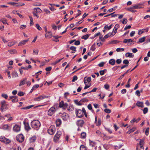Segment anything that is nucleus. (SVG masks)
I'll return each mask as SVG.
<instances>
[{
    "mask_svg": "<svg viewBox=\"0 0 150 150\" xmlns=\"http://www.w3.org/2000/svg\"><path fill=\"white\" fill-rule=\"evenodd\" d=\"M31 126L35 130L38 131L41 126V123L40 122L37 120H35L32 121L31 122Z\"/></svg>",
    "mask_w": 150,
    "mask_h": 150,
    "instance_id": "1",
    "label": "nucleus"
},
{
    "mask_svg": "<svg viewBox=\"0 0 150 150\" xmlns=\"http://www.w3.org/2000/svg\"><path fill=\"white\" fill-rule=\"evenodd\" d=\"M56 128L54 126L51 125L47 130L48 133L50 135H53L56 132Z\"/></svg>",
    "mask_w": 150,
    "mask_h": 150,
    "instance_id": "2",
    "label": "nucleus"
},
{
    "mask_svg": "<svg viewBox=\"0 0 150 150\" xmlns=\"http://www.w3.org/2000/svg\"><path fill=\"white\" fill-rule=\"evenodd\" d=\"M76 116L78 118H81L83 116V110L76 109L75 110Z\"/></svg>",
    "mask_w": 150,
    "mask_h": 150,
    "instance_id": "3",
    "label": "nucleus"
},
{
    "mask_svg": "<svg viewBox=\"0 0 150 150\" xmlns=\"http://www.w3.org/2000/svg\"><path fill=\"white\" fill-rule=\"evenodd\" d=\"M61 134L62 132L61 131H59L57 132V133L54 135L53 139L54 142H56L58 141Z\"/></svg>",
    "mask_w": 150,
    "mask_h": 150,
    "instance_id": "4",
    "label": "nucleus"
},
{
    "mask_svg": "<svg viewBox=\"0 0 150 150\" xmlns=\"http://www.w3.org/2000/svg\"><path fill=\"white\" fill-rule=\"evenodd\" d=\"M59 107L62 108L63 109L65 110L67 108L68 104L67 103H64L63 101L62 100L59 104Z\"/></svg>",
    "mask_w": 150,
    "mask_h": 150,
    "instance_id": "5",
    "label": "nucleus"
},
{
    "mask_svg": "<svg viewBox=\"0 0 150 150\" xmlns=\"http://www.w3.org/2000/svg\"><path fill=\"white\" fill-rule=\"evenodd\" d=\"M56 109L53 106L51 107L48 111L47 115L51 116L52 115L56 112Z\"/></svg>",
    "mask_w": 150,
    "mask_h": 150,
    "instance_id": "6",
    "label": "nucleus"
},
{
    "mask_svg": "<svg viewBox=\"0 0 150 150\" xmlns=\"http://www.w3.org/2000/svg\"><path fill=\"white\" fill-rule=\"evenodd\" d=\"M0 141L6 144L9 143L11 142L9 139L6 138L4 137L3 136L0 137Z\"/></svg>",
    "mask_w": 150,
    "mask_h": 150,
    "instance_id": "7",
    "label": "nucleus"
},
{
    "mask_svg": "<svg viewBox=\"0 0 150 150\" xmlns=\"http://www.w3.org/2000/svg\"><path fill=\"white\" fill-rule=\"evenodd\" d=\"M145 2H143L141 3H139L137 4L134 6V9H139L141 8L144 7V4Z\"/></svg>",
    "mask_w": 150,
    "mask_h": 150,
    "instance_id": "8",
    "label": "nucleus"
},
{
    "mask_svg": "<svg viewBox=\"0 0 150 150\" xmlns=\"http://www.w3.org/2000/svg\"><path fill=\"white\" fill-rule=\"evenodd\" d=\"M48 96H40L38 97L35 98L34 100L35 101H39L45 98H47Z\"/></svg>",
    "mask_w": 150,
    "mask_h": 150,
    "instance_id": "9",
    "label": "nucleus"
},
{
    "mask_svg": "<svg viewBox=\"0 0 150 150\" xmlns=\"http://www.w3.org/2000/svg\"><path fill=\"white\" fill-rule=\"evenodd\" d=\"M16 139L19 142H22L24 140V137L22 134H20L16 136Z\"/></svg>",
    "mask_w": 150,
    "mask_h": 150,
    "instance_id": "10",
    "label": "nucleus"
},
{
    "mask_svg": "<svg viewBox=\"0 0 150 150\" xmlns=\"http://www.w3.org/2000/svg\"><path fill=\"white\" fill-rule=\"evenodd\" d=\"M23 124L24 125L25 129L27 131H29L31 129V128L29 126V123L28 122L24 121Z\"/></svg>",
    "mask_w": 150,
    "mask_h": 150,
    "instance_id": "11",
    "label": "nucleus"
},
{
    "mask_svg": "<svg viewBox=\"0 0 150 150\" xmlns=\"http://www.w3.org/2000/svg\"><path fill=\"white\" fill-rule=\"evenodd\" d=\"M84 123V121L82 120H78L76 122V124L78 126L81 127L83 126Z\"/></svg>",
    "mask_w": 150,
    "mask_h": 150,
    "instance_id": "12",
    "label": "nucleus"
},
{
    "mask_svg": "<svg viewBox=\"0 0 150 150\" xmlns=\"http://www.w3.org/2000/svg\"><path fill=\"white\" fill-rule=\"evenodd\" d=\"M63 120H67L69 118V116L68 114L65 112L63 113L62 116Z\"/></svg>",
    "mask_w": 150,
    "mask_h": 150,
    "instance_id": "13",
    "label": "nucleus"
},
{
    "mask_svg": "<svg viewBox=\"0 0 150 150\" xmlns=\"http://www.w3.org/2000/svg\"><path fill=\"white\" fill-rule=\"evenodd\" d=\"M10 98L12 100V101L13 103L16 102L18 101V97L16 96H10Z\"/></svg>",
    "mask_w": 150,
    "mask_h": 150,
    "instance_id": "14",
    "label": "nucleus"
},
{
    "mask_svg": "<svg viewBox=\"0 0 150 150\" xmlns=\"http://www.w3.org/2000/svg\"><path fill=\"white\" fill-rule=\"evenodd\" d=\"M119 27V25L118 24H116L113 29V31L112 33V34L114 33L113 35H114L117 33V29Z\"/></svg>",
    "mask_w": 150,
    "mask_h": 150,
    "instance_id": "15",
    "label": "nucleus"
},
{
    "mask_svg": "<svg viewBox=\"0 0 150 150\" xmlns=\"http://www.w3.org/2000/svg\"><path fill=\"white\" fill-rule=\"evenodd\" d=\"M13 130L16 132H18L20 130V127L17 125H16L13 127Z\"/></svg>",
    "mask_w": 150,
    "mask_h": 150,
    "instance_id": "16",
    "label": "nucleus"
},
{
    "mask_svg": "<svg viewBox=\"0 0 150 150\" xmlns=\"http://www.w3.org/2000/svg\"><path fill=\"white\" fill-rule=\"evenodd\" d=\"M91 77H88L87 76L85 77L84 79V82L85 84H86L87 82H89L91 81Z\"/></svg>",
    "mask_w": 150,
    "mask_h": 150,
    "instance_id": "17",
    "label": "nucleus"
},
{
    "mask_svg": "<svg viewBox=\"0 0 150 150\" xmlns=\"http://www.w3.org/2000/svg\"><path fill=\"white\" fill-rule=\"evenodd\" d=\"M74 103L77 105L81 106L83 104V103L82 101V100H81L79 101H78L77 100H74Z\"/></svg>",
    "mask_w": 150,
    "mask_h": 150,
    "instance_id": "18",
    "label": "nucleus"
},
{
    "mask_svg": "<svg viewBox=\"0 0 150 150\" xmlns=\"http://www.w3.org/2000/svg\"><path fill=\"white\" fill-rule=\"evenodd\" d=\"M42 11L41 9L38 7L35 8L33 9V12L36 13H40Z\"/></svg>",
    "mask_w": 150,
    "mask_h": 150,
    "instance_id": "19",
    "label": "nucleus"
},
{
    "mask_svg": "<svg viewBox=\"0 0 150 150\" xmlns=\"http://www.w3.org/2000/svg\"><path fill=\"white\" fill-rule=\"evenodd\" d=\"M45 37L46 38H50L52 37V33L50 32H47L45 34Z\"/></svg>",
    "mask_w": 150,
    "mask_h": 150,
    "instance_id": "20",
    "label": "nucleus"
},
{
    "mask_svg": "<svg viewBox=\"0 0 150 150\" xmlns=\"http://www.w3.org/2000/svg\"><path fill=\"white\" fill-rule=\"evenodd\" d=\"M136 105L139 107L143 108L144 107L143 103L139 101H137L136 104Z\"/></svg>",
    "mask_w": 150,
    "mask_h": 150,
    "instance_id": "21",
    "label": "nucleus"
},
{
    "mask_svg": "<svg viewBox=\"0 0 150 150\" xmlns=\"http://www.w3.org/2000/svg\"><path fill=\"white\" fill-rule=\"evenodd\" d=\"M1 109H6V102L4 101H1Z\"/></svg>",
    "mask_w": 150,
    "mask_h": 150,
    "instance_id": "22",
    "label": "nucleus"
},
{
    "mask_svg": "<svg viewBox=\"0 0 150 150\" xmlns=\"http://www.w3.org/2000/svg\"><path fill=\"white\" fill-rule=\"evenodd\" d=\"M68 110L69 111H71L74 110V108L73 105L72 104H70L69 106H68L67 108Z\"/></svg>",
    "mask_w": 150,
    "mask_h": 150,
    "instance_id": "23",
    "label": "nucleus"
},
{
    "mask_svg": "<svg viewBox=\"0 0 150 150\" xmlns=\"http://www.w3.org/2000/svg\"><path fill=\"white\" fill-rule=\"evenodd\" d=\"M56 125L57 127L59 126L62 124V121L60 119H57L56 121Z\"/></svg>",
    "mask_w": 150,
    "mask_h": 150,
    "instance_id": "24",
    "label": "nucleus"
},
{
    "mask_svg": "<svg viewBox=\"0 0 150 150\" xmlns=\"http://www.w3.org/2000/svg\"><path fill=\"white\" fill-rule=\"evenodd\" d=\"M36 139V137L34 135L30 138L29 140L30 143H33L34 142Z\"/></svg>",
    "mask_w": 150,
    "mask_h": 150,
    "instance_id": "25",
    "label": "nucleus"
},
{
    "mask_svg": "<svg viewBox=\"0 0 150 150\" xmlns=\"http://www.w3.org/2000/svg\"><path fill=\"white\" fill-rule=\"evenodd\" d=\"M125 56L126 57H129L130 58H133L134 57V55L132 53L127 52L125 54Z\"/></svg>",
    "mask_w": 150,
    "mask_h": 150,
    "instance_id": "26",
    "label": "nucleus"
},
{
    "mask_svg": "<svg viewBox=\"0 0 150 150\" xmlns=\"http://www.w3.org/2000/svg\"><path fill=\"white\" fill-rule=\"evenodd\" d=\"M133 40L131 39H124L123 42L125 43H128L130 42H133Z\"/></svg>",
    "mask_w": 150,
    "mask_h": 150,
    "instance_id": "27",
    "label": "nucleus"
},
{
    "mask_svg": "<svg viewBox=\"0 0 150 150\" xmlns=\"http://www.w3.org/2000/svg\"><path fill=\"white\" fill-rule=\"evenodd\" d=\"M146 39L145 37H143L140 38L139 39V41L137 42V43L139 44V43H142L145 41Z\"/></svg>",
    "mask_w": 150,
    "mask_h": 150,
    "instance_id": "28",
    "label": "nucleus"
},
{
    "mask_svg": "<svg viewBox=\"0 0 150 150\" xmlns=\"http://www.w3.org/2000/svg\"><path fill=\"white\" fill-rule=\"evenodd\" d=\"M8 51L11 54H13L17 53V51L15 49L8 50Z\"/></svg>",
    "mask_w": 150,
    "mask_h": 150,
    "instance_id": "29",
    "label": "nucleus"
},
{
    "mask_svg": "<svg viewBox=\"0 0 150 150\" xmlns=\"http://www.w3.org/2000/svg\"><path fill=\"white\" fill-rule=\"evenodd\" d=\"M28 40H23L20 42L18 44V45L19 46H21L22 45H24L25 43L28 42Z\"/></svg>",
    "mask_w": 150,
    "mask_h": 150,
    "instance_id": "30",
    "label": "nucleus"
},
{
    "mask_svg": "<svg viewBox=\"0 0 150 150\" xmlns=\"http://www.w3.org/2000/svg\"><path fill=\"white\" fill-rule=\"evenodd\" d=\"M27 80V78H25L23 79V80L21 81L19 84V86H21L24 85V84L25 83V82Z\"/></svg>",
    "mask_w": 150,
    "mask_h": 150,
    "instance_id": "31",
    "label": "nucleus"
},
{
    "mask_svg": "<svg viewBox=\"0 0 150 150\" xmlns=\"http://www.w3.org/2000/svg\"><path fill=\"white\" fill-rule=\"evenodd\" d=\"M12 76L13 78L16 77L18 76V74L17 73V72L16 71H13L12 74Z\"/></svg>",
    "mask_w": 150,
    "mask_h": 150,
    "instance_id": "32",
    "label": "nucleus"
},
{
    "mask_svg": "<svg viewBox=\"0 0 150 150\" xmlns=\"http://www.w3.org/2000/svg\"><path fill=\"white\" fill-rule=\"evenodd\" d=\"M115 61L114 59H112L110 60L109 62V63L112 65H113L115 64Z\"/></svg>",
    "mask_w": 150,
    "mask_h": 150,
    "instance_id": "33",
    "label": "nucleus"
},
{
    "mask_svg": "<svg viewBox=\"0 0 150 150\" xmlns=\"http://www.w3.org/2000/svg\"><path fill=\"white\" fill-rule=\"evenodd\" d=\"M130 70V69H129L128 70H127L126 71L124 74H123V75H121V76H120L119 78L118 79L119 80H121L123 78V77L127 73H128V72Z\"/></svg>",
    "mask_w": 150,
    "mask_h": 150,
    "instance_id": "34",
    "label": "nucleus"
},
{
    "mask_svg": "<svg viewBox=\"0 0 150 150\" xmlns=\"http://www.w3.org/2000/svg\"><path fill=\"white\" fill-rule=\"evenodd\" d=\"M9 126L8 125H4L2 126V128L4 130H7L9 129Z\"/></svg>",
    "mask_w": 150,
    "mask_h": 150,
    "instance_id": "35",
    "label": "nucleus"
},
{
    "mask_svg": "<svg viewBox=\"0 0 150 150\" xmlns=\"http://www.w3.org/2000/svg\"><path fill=\"white\" fill-rule=\"evenodd\" d=\"M16 43V42H11L8 43V46L9 47H11L14 45Z\"/></svg>",
    "mask_w": 150,
    "mask_h": 150,
    "instance_id": "36",
    "label": "nucleus"
},
{
    "mask_svg": "<svg viewBox=\"0 0 150 150\" xmlns=\"http://www.w3.org/2000/svg\"><path fill=\"white\" fill-rule=\"evenodd\" d=\"M76 47L74 46H72L70 47V49L73 51L72 53H74L76 51Z\"/></svg>",
    "mask_w": 150,
    "mask_h": 150,
    "instance_id": "37",
    "label": "nucleus"
},
{
    "mask_svg": "<svg viewBox=\"0 0 150 150\" xmlns=\"http://www.w3.org/2000/svg\"><path fill=\"white\" fill-rule=\"evenodd\" d=\"M134 6L133 7H130L129 8H127V10L129 11H131L132 12H134Z\"/></svg>",
    "mask_w": 150,
    "mask_h": 150,
    "instance_id": "38",
    "label": "nucleus"
},
{
    "mask_svg": "<svg viewBox=\"0 0 150 150\" xmlns=\"http://www.w3.org/2000/svg\"><path fill=\"white\" fill-rule=\"evenodd\" d=\"M81 138L82 139L85 138L86 137V134L85 132H83L81 133Z\"/></svg>",
    "mask_w": 150,
    "mask_h": 150,
    "instance_id": "39",
    "label": "nucleus"
},
{
    "mask_svg": "<svg viewBox=\"0 0 150 150\" xmlns=\"http://www.w3.org/2000/svg\"><path fill=\"white\" fill-rule=\"evenodd\" d=\"M112 35V33H109L108 34H107L106 35H105L104 38L105 39H107L108 37H109L110 36H111Z\"/></svg>",
    "mask_w": 150,
    "mask_h": 150,
    "instance_id": "40",
    "label": "nucleus"
},
{
    "mask_svg": "<svg viewBox=\"0 0 150 150\" xmlns=\"http://www.w3.org/2000/svg\"><path fill=\"white\" fill-rule=\"evenodd\" d=\"M39 87V85L38 84H36L33 86L31 89L32 91H33L34 90H35L37 88H38Z\"/></svg>",
    "mask_w": 150,
    "mask_h": 150,
    "instance_id": "41",
    "label": "nucleus"
},
{
    "mask_svg": "<svg viewBox=\"0 0 150 150\" xmlns=\"http://www.w3.org/2000/svg\"><path fill=\"white\" fill-rule=\"evenodd\" d=\"M96 43H94L92 45L91 48V50L93 51H94L96 49L95 47Z\"/></svg>",
    "mask_w": 150,
    "mask_h": 150,
    "instance_id": "42",
    "label": "nucleus"
},
{
    "mask_svg": "<svg viewBox=\"0 0 150 150\" xmlns=\"http://www.w3.org/2000/svg\"><path fill=\"white\" fill-rule=\"evenodd\" d=\"M112 26V24H111L109 26H108L107 25H106L105 26V27H104V28H105V29L107 28L108 30H109L111 28Z\"/></svg>",
    "mask_w": 150,
    "mask_h": 150,
    "instance_id": "43",
    "label": "nucleus"
},
{
    "mask_svg": "<svg viewBox=\"0 0 150 150\" xmlns=\"http://www.w3.org/2000/svg\"><path fill=\"white\" fill-rule=\"evenodd\" d=\"M0 21L3 23L4 24H7V23L6 20L5 18H2L0 20Z\"/></svg>",
    "mask_w": 150,
    "mask_h": 150,
    "instance_id": "44",
    "label": "nucleus"
},
{
    "mask_svg": "<svg viewBox=\"0 0 150 150\" xmlns=\"http://www.w3.org/2000/svg\"><path fill=\"white\" fill-rule=\"evenodd\" d=\"M125 49L122 48H118L116 49V51L117 52H122L124 51Z\"/></svg>",
    "mask_w": 150,
    "mask_h": 150,
    "instance_id": "45",
    "label": "nucleus"
},
{
    "mask_svg": "<svg viewBox=\"0 0 150 150\" xmlns=\"http://www.w3.org/2000/svg\"><path fill=\"white\" fill-rule=\"evenodd\" d=\"M123 64H125V65H127L128 66L129 63V62L127 59H125L123 61Z\"/></svg>",
    "mask_w": 150,
    "mask_h": 150,
    "instance_id": "46",
    "label": "nucleus"
},
{
    "mask_svg": "<svg viewBox=\"0 0 150 150\" xmlns=\"http://www.w3.org/2000/svg\"><path fill=\"white\" fill-rule=\"evenodd\" d=\"M35 27L39 30L40 31L42 30L40 26V25L38 24H36Z\"/></svg>",
    "mask_w": 150,
    "mask_h": 150,
    "instance_id": "47",
    "label": "nucleus"
},
{
    "mask_svg": "<svg viewBox=\"0 0 150 150\" xmlns=\"http://www.w3.org/2000/svg\"><path fill=\"white\" fill-rule=\"evenodd\" d=\"M96 133L98 136L102 137V136L101 132L99 130H97L96 132Z\"/></svg>",
    "mask_w": 150,
    "mask_h": 150,
    "instance_id": "48",
    "label": "nucleus"
},
{
    "mask_svg": "<svg viewBox=\"0 0 150 150\" xmlns=\"http://www.w3.org/2000/svg\"><path fill=\"white\" fill-rule=\"evenodd\" d=\"M101 119L100 118L98 119V122L96 124V125L98 126H99L101 125Z\"/></svg>",
    "mask_w": 150,
    "mask_h": 150,
    "instance_id": "49",
    "label": "nucleus"
},
{
    "mask_svg": "<svg viewBox=\"0 0 150 150\" xmlns=\"http://www.w3.org/2000/svg\"><path fill=\"white\" fill-rule=\"evenodd\" d=\"M135 128H134V127L133 128H132V129H130V130H129V131H128L127 132V133L128 134H130L131 133H132V132H133L134 131H135Z\"/></svg>",
    "mask_w": 150,
    "mask_h": 150,
    "instance_id": "50",
    "label": "nucleus"
},
{
    "mask_svg": "<svg viewBox=\"0 0 150 150\" xmlns=\"http://www.w3.org/2000/svg\"><path fill=\"white\" fill-rule=\"evenodd\" d=\"M89 36V35L88 34H86L83 36L81 37V38L82 39H84V40H86L88 38Z\"/></svg>",
    "mask_w": 150,
    "mask_h": 150,
    "instance_id": "51",
    "label": "nucleus"
},
{
    "mask_svg": "<svg viewBox=\"0 0 150 150\" xmlns=\"http://www.w3.org/2000/svg\"><path fill=\"white\" fill-rule=\"evenodd\" d=\"M80 150H86V148L84 145H81L80 146Z\"/></svg>",
    "mask_w": 150,
    "mask_h": 150,
    "instance_id": "52",
    "label": "nucleus"
},
{
    "mask_svg": "<svg viewBox=\"0 0 150 150\" xmlns=\"http://www.w3.org/2000/svg\"><path fill=\"white\" fill-rule=\"evenodd\" d=\"M6 72L7 73V75H8V77L9 79L11 78V75L10 74V71H8V69H7V70H6Z\"/></svg>",
    "mask_w": 150,
    "mask_h": 150,
    "instance_id": "53",
    "label": "nucleus"
},
{
    "mask_svg": "<svg viewBox=\"0 0 150 150\" xmlns=\"http://www.w3.org/2000/svg\"><path fill=\"white\" fill-rule=\"evenodd\" d=\"M122 145H116L115 146V149H120L122 146Z\"/></svg>",
    "mask_w": 150,
    "mask_h": 150,
    "instance_id": "54",
    "label": "nucleus"
},
{
    "mask_svg": "<svg viewBox=\"0 0 150 150\" xmlns=\"http://www.w3.org/2000/svg\"><path fill=\"white\" fill-rule=\"evenodd\" d=\"M78 79L77 76H73V79L72 80V82H74L75 81Z\"/></svg>",
    "mask_w": 150,
    "mask_h": 150,
    "instance_id": "55",
    "label": "nucleus"
},
{
    "mask_svg": "<svg viewBox=\"0 0 150 150\" xmlns=\"http://www.w3.org/2000/svg\"><path fill=\"white\" fill-rule=\"evenodd\" d=\"M38 52L39 50H34L33 51V54H35L36 55H37L38 54Z\"/></svg>",
    "mask_w": 150,
    "mask_h": 150,
    "instance_id": "56",
    "label": "nucleus"
},
{
    "mask_svg": "<svg viewBox=\"0 0 150 150\" xmlns=\"http://www.w3.org/2000/svg\"><path fill=\"white\" fill-rule=\"evenodd\" d=\"M148 108H145L143 110L144 114H146V113L148 112Z\"/></svg>",
    "mask_w": 150,
    "mask_h": 150,
    "instance_id": "57",
    "label": "nucleus"
},
{
    "mask_svg": "<svg viewBox=\"0 0 150 150\" xmlns=\"http://www.w3.org/2000/svg\"><path fill=\"white\" fill-rule=\"evenodd\" d=\"M104 111L107 113H110L111 112V110L108 109H105L104 110Z\"/></svg>",
    "mask_w": 150,
    "mask_h": 150,
    "instance_id": "58",
    "label": "nucleus"
},
{
    "mask_svg": "<svg viewBox=\"0 0 150 150\" xmlns=\"http://www.w3.org/2000/svg\"><path fill=\"white\" fill-rule=\"evenodd\" d=\"M100 40H97V45H98V46H100L102 45H103V43H102V42H100Z\"/></svg>",
    "mask_w": 150,
    "mask_h": 150,
    "instance_id": "59",
    "label": "nucleus"
},
{
    "mask_svg": "<svg viewBox=\"0 0 150 150\" xmlns=\"http://www.w3.org/2000/svg\"><path fill=\"white\" fill-rule=\"evenodd\" d=\"M135 94L138 97H139L140 96V91L138 90H137L135 92Z\"/></svg>",
    "mask_w": 150,
    "mask_h": 150,
    "instance_id": "60",
    "label": "nucleus"
},
{
    "mask_svg": "<svg viewBox=\"0 0 150 150\" xmlns=\"http://www.w3.org/2000/svg\"><path fill=\"white\" fill-rule=\"evenodd\" d=\"M87 107H88V109H89V110H91L92 111H93V110L92 109V106L90 104H89L88 105Z\"/></svg>",
    "mask_w": 150,
    "mask_h": 150,
    "instance_id": "61",
    "label": "nucleus"
},
{
    "mask_svg": "<svg viewBox=\"0 0 150 150\" xmlns=\"http://www.w3.org/2000/svg\"><path fill=\"white\" fill-rule=\"evenodd\" d=\"M62 59H59L57 61L55 62H54L53 63H52V64L53 65H56V64H57V63H58V62H59Z\"/></svg>",
    "mask_w": 150,
    "mask_h": 150,
    "instance_id": "62",
    "label": "nucleus"
},
{
    "mask_svg": "<svg viewBox=\"0 0 150 150\" xmlns=\"http://www.w3.org/2000/svg\"><path fill=\"white\" fill-rule=\"evenodd\" d=\"M127 21L126 18H124L123 19V21H122V23L124 24H125L127 23Z\"/></svg>",
    "mask_w": 150,
    "mask_h": 150,
    "instance_id": "63",
    "label": "nucleus"
},
{
    "mask_svg": "<svg viewBox=\"0 0 150 150\" xmlns=\"http://www.w3.org/2000/svg\"><path fill=\"white\" fill-rule=\"evenodd\" d=\"M24 93L23 92L20 91L18 93V95L20 96H23L24 95Z\"/></svg>",
    "mask_w": 150,
    "mask_h": 150,
    "instance_id": "64",
    "label": "nucleus"
}]
</instances>
